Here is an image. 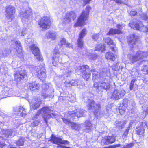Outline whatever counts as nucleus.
<instances>
[{"mask_svg": "<svg viewBox=\"0 0 148 148\" xmlns=\"http://www.w3.org/2000/svg\"><path fill=\"white\" fill-rule=\"evenodd\" d=\"M41 134H41L39 135H38V137H39L40 138L41 137V136H42V135H41Z\"/></svg>", "mask_w": 148, "mask_h": 148, "instance_id": "obj_62", "label": "nucleus"}, {"mask_svg": "<svg viewBox=\"0 0 148 148\" xmlns=\"http://www.w3.org/2000/svg\"><path fill=\"white\" fill-rule=\"evenodd\" d=\"M71 125L72 128L75 130H79L80 129V127L79 125L73 122L71 123Z\"/></svg>", "mask_w": 148, "mask_h": 148, "instance_id": "obj_38", "label": "nucleus"}, {"mask_svg": "<svg viewBox=\"0 0 148 148\" xmlns=\"http://www.w3.org/2000/svg\"><path fill=\"white\" fill-rule=\"evenodd\" d=\"M80 72L82 74L83 77L85 80L88 81L91 76L90 72H94L93 73L92 79L95 80L97 79L99 76V74L97 71H96L95 69H90L88 65H83L81 67Z\"/></svg>", "mask_w": 148, "mask_h": 148, "instance_id": "obj_1", "label": "nucleus"}, {"mask_svg": "<svg viewBox=\"0 0 148 148\" xmlns=\"http://www.w3.org/2000/svg\"><path fill=\"white\" fill-rule=\"evenodd\" d=\"M130 14L132 16H135L136 15L140 16L145 20H148V16L146 15H144L143 12L141 11L137 12L135 11L132 10L130 12Z\"/></svg>", "mask_w": 148, "mask_h": 148, "instance_id": "obj_21", "label": "nucleus"}, {"mask_svg": "<svg viewBox=\"0 0 148 148\" xmlns=\"http://www.w3.org/2000/svg\"><path fill=\"white\" fill-rule=\"evenodd\" d=\"M30 48L37 59L39 61H42V57L40 54L39 49L37 45L35 44L32 45L30 47Z\"/></svg>", "mask_w": 148, "mask_h": 148, "instance_id": "obj_9", "label": "nucleus"}, {"mask_svg": "<svg viewBox=\"0 0 148 148\" xmlns=\"http://www.w3.org/2000/svg\"><path fill=\"white\" fill-rule=\"evenodd\" d=\"M26 75V71L24 69L19 68L18 69L17 71L15 73L14 77L17 82H19L25 78Z\"/></svg>", "mask_w": 148, "mask_h": 148, "instance_id": "obj_8", "label": "nucleus"}, {"mask_svg": "<svg viewBox=\"0 0 148 148\" xmlns=\"http://www.w3.org/2000/svg\"><path fill=\"white\" fill-rule=\"evenodd\" d=\"M15 12L14 7L11 6L7 7L5 14L6 18L8 19L12 20L14 17L13 14Z\"/></svg>", "mask_w": 148, "mask_h": 148, "instance_id": "obj_13", "label": "nucleus"}, {"mask_svg": "<svg viewBox=\"0 0 148 148\" xmlns=\"http://www.w3.org/2000/svg\"><path fill=\"white\" fill-rule=\"evenodd\" d=\"M12 43H14L16 45V47L15 49L17 53H21L22 51V49L20 42L17 39L12 40Z\"/></svg>", "mask_w": 148, "mask_h": 148, "instance_id": "obj_24", "label": "nucleus"}, {"mask_svg": "<svg viewBox=\"0 0 148 148\" xmlns=\"http://www.w3.org/2000/svg\"><path fill=\"white\" fill-rule=\"evenodd\" d=\"M53 59L54 60L53 61V63L56 62V63H61L62 62V55L60 53L58 52L54 53L52 57Z\"/></svg>", "mask_w": 148, "mask_h": 148, "instance_id": "obj_20", "label": "nucleus"}, {"mask_svg": "<svg viewBox=\"0 0 148 148\" xmlns=\"http://www.w3.org/2000/svg\"><path fill=\"white\" fill-rule=\"evenodd\" d=\"M96 48L97 49H95V50L101 51V52L104 51L105 49V47L103 44L98 45Z\"/></svg>", "mask_w": 148, "mask_h": 148, "instance_id": "obj_37", "label": "nucleus"}, {"mask_svg": "<svg viewBox=\"0 0 148 148\" xmlns=\"http://www.w3.org/2000/svg\"><path fill=\"white\" fill-rule=\"evenodd\" d=\"M119 113L120 114H123L125 112V109L124 108L122 109V107H119Z\"/></svg>", "mask_w": 148, "mask_h": 148, "instance_id": "obj_52", "label": "nucleus"}, {"mask_svg": "<svg viewBox=\"0 0 148 148\" xmlns=\"http://www.w3.org/2000/svg\"><path fill=\"white\" fill-rule=\"evenodd\" d=\"M2 95L3 96V98H6L9 96L8 91L7 90H5V89L2 91Z\"/></svg>", "mask_w": 148, "mask_h": 148, "instance_id": "obj_47", "label": "nucleus"}, {"mask_svg": "<svg viewBox=\"0 0 148 148\" xmlns=\"http://www.w3.org/2000/svg\"><path fill=\"white\" fill-rule=\"evenodd\" d=\"M13 132V130L11 129L6 130L3 131V135H4V136L6 138H8L10 136H11Z\"/></svg>", "mask_w": 148, "mask_h": 148, "instance_id": "obj_34", "label": "nucleus"}, {"mask_svg": "<svg viewBox=\"0 0 148 148\" xmlns=\"http://www.w3.org/2000/svg\"><path fill=\"white\" fill-rule=\"evenodd\" d=\"M38 121H36L34 123V126H36L38 125Z\"/></svg>", "mask_w": 148, "mask_h": 148, "instance_id": "obj_57", "label": "nucleus"}, {"mask_svg": "<svg viewBox=\"0 0 148 148\" xmlns=\"http://www.w3.org/2000/svg\"><path fill=\"white\" fill-rule=\"evenodd\" d=\"M86 112V111L83 109H80L77 110L76 111H70L68 112L69 116H71V117H73L76 116L78 118L82 117L84 116V113Z\"/></svg>", "mask_w": 148, "mask_h": 148, "instance_id": "obj_17", "label": "nucleus"}, {"mask_svg": "<svg viewBox=\"0 0 148 148\" xmlns=\"http://www.w3.org/2000/svg\"><path fill=\"white\" fill-rule=\"evenodd\" d=\"M87 33V31L86 29H83L80 32L79 37L83 38L85 36Z\"/></svg>", "mask_w": 148, "mask_h": 148, "instance_id": "obj_39", "label": "nucleus"}, {"mask_svg": "<svg viewBox=\"0 0 148 148\" xmlns=\"http://www.w3.org/2000/svg\"><path fill=\"white\" fill-rule=\"evenodd\" d=\"M78 46L80 48H82L83 45L82 38L79 37L78 40Z\"/></svg>", "mask_w": 148, "mask_h": 148, "instance_id": "obj_44", "label": "nucleus"}, {"mask_svg": "<svg viewBox=\"0 0 148 148\" xmlns=\"http://www.w3.org/2000/svg\"><path fill=\"white\" fill-rule=\"evenodd\" d=\"M49 141L53 143L59 145L60 144H67L69 142L67 140H62L61 138H58L52 134L50 138Z\"/></svg>", "mask_w": 148, "mask_h": 148, "instance_id": "obj_16", "label": "nucleus"}, {"mask_svg": "<svg viewBox=\"0 0 148 148\" xmlns=\"http://www.w3.org/2000/svg\"><path fill=\"white\" fill-rule=\"evenodd\" d=\"M130 126L128 127L127 129H126L124 132L123 134V135L122 137L123 139H126V138L127 135L130 129Z\"/></svg>", "mask_w": 148, "mask_h": 148, "instance_id": "obj_42", "label": "nucleus"}, {"mask_svg": "<svg viewBox=\"0 0 148 148\" xmlns=\"http://www.w3.org/2000/svg\"><path fill=\"white\" fill-rule=\"evenodd\" d=\"M92 38L93 40L95 41L101 40V38L100 37L99 35V34H94L92 35Z\"/></svg>", "mask_w": 148, "mask_h": 148, "instance_id": "obj_41", "label": "nucleus"}, {"mask_svg": "<svg viewBox=\"0 0 148 148\" xmlns=\"http://www.w3.org/2000/svg\"><path fill=\"white\" fill-rule=\"evenodd\" d=\"M92 124L89 121L86 120L84 123V131L86 132H90L91 129Z\"/></svg>", "mask_w": 148, "mask_h": 148, "instance_id": "obj_26", "label": "nucleus"}, {"mask_svg": "<svg viewBox=\"0 0 148 148\" xmlns=\"http://www.w3.org/2000/svg\"><path fill=\"white\" fill-rule=\"evenodd\" d=\"M39 25L43 29H48L50 25V20L48 18L44 17L41 18Z\"/></svg>", "mask_w": 148, "mask_h": 148, "instance_id": "obj_18", "label": "nucleus"}, {"mask_svg": "<svg viewBox=\"0 0 148 148\" xmlns=\"http://www.w3.org/2000/svg\"><path fill=\"white\" fill-rule=\"evenodd\" d=\"M125 93V91L123 90H115L112 95V97L114 100H118L123 97Z\"/></svg>", "mask_w": 148, "mask_h": 148, "instance_id": "obj_12", "label": "nucleus"}, {"mask_svg": "<svg viewBox=\"0 0 148 148\" xmlns=\"http://www.w3.org/2000/svg\"><path fill=\"white\" fill-rule=\"evenodd\" d=\"M24 141L22 138L20 139L19 140L16 142V145L18 146L23 145L24 144Z\"/></svg>", "mask_w": 148, "mask_h": 148, "instance_id": "obj_46", "label": "nucleus"}, {"mask_svg": "<svg viewBox=\"0 0 148 148\" xmlns=\"http://www.w3.org/2000/svg\"><path fill=\"white\" fill-rule=\"evenodd\" d=\"M110 84L108 82H100L99 83L95 82L94 84V87L97 89V90L103 91V89L106 90L109 89L110 88Z\"/></svg>", "mask_w": 148, "mask_h": 148, "instance_id": "obj_7", "label": "nucleus"}, {"mask_svg": "<svg viewBox=\"0 0 148 148\" xmlns=\"http://www.w3.org/2000/svg\"><path fill=\"white\" fill-rule=\"evenodd\" d=\"M45 69L43 66L37 67L36 71L38 73V77L41 80H44L46 77L45 73Z\"/></svg>", "mask_w": 148, "mask_h": 148, "instance_id": "obj_15", "label": "nucleus"}, {"mask_svg": "<svg viewBox=\"0 0 148 148\" xmlns=\"http://www.w3.org/2000/svg\"><path fill=\"white\" fill-rule=\"evenodd\" d=\"M5 145L4 143L0 142V147L3 148Z\"/></svg>", "mask_w": 148, "mask_h": 148, "instance_id": "obj_56", "label": "nucleus"}, {"mask_svg": "<svg viewBox=\"0 0 148 148\" xmlns=\"http://www.w3.org/2000/svg\"><path fill=\"white\" fill-rule=\"evenodd\" d=\"M60 45H66V46L69 47H71L72 46V44L70 43H69L66 41V40L64 38H61L60 40Z\"/></svg>", "mask_w": 148, "mask_h": 148, "instance_id": "obj_32", "label": "nucleus"}, {"mask_svg": "<svg viewBox=\"0 0 148 148\" xmlns=\"http://www.w3.org/2000/svg\"><path fill=\"white\" fill-rule=\"evenodd\" d=\"M142 125H146V124L145 123H142Z\"/></svg>", "mask_w": 148, "mask_h": 148, "instance_id": "obj_64", "label": "nucleus"}, {"mask_svg": "<svg viewBox=\"0 0 148 148\" xmlns=\"http://www.w3.org/2000/svg\"><path fill=\"white\" fill-rule=\"evenodd\" d=\"M121 32V31L119 30L111 29H110L107 34L108 35H110L119 34Z\"/></svg>", "mask_w": 148, "mask_h": 148, "instance_id": "obj_36", "label": "nucleus"}, {"mask_svg": "<svg viewBox=\"0 0 148 148\" xmlns=\"http://www.w3.org/2000/svg\"><path fill=\"white\" fill-rule=\"evenodd\" d=\"M148 56V52L138 51L136 55L130 54L128 55L130 63L132 64L137 61L141 60Z\"/></svg>", "mask_w": 148, "mask_h": 148, "instance_id": "obj_3", "label": "nucleus"}, {"mask_svg": "<svg viewBox=\"0 0 148 148\" xmlns=\"http://www.w3.org/2000/svg\"><path fill=\"white\" fill-rule=\"evenodd\" d=\"M135 80L134 79L132 80L131 81L130 86V90H136L138 88V85L136 84H135Z\"/></svg>", "mask_w": 148, "mask_h": 148, "instance_id": "obj_35", "label": "nucleus"}, {"mask_svg": "<svg viewBox=\"0 0 148 148\" xmlns=\"http://www.w3.org/2000/svg\"><path fill=\"white\" fill-rule=\"evenodd\" d=\"M116 139L114 136H105L101 140V144L103 145L111 144L114 143Z\"/></svg>", "mask_w": 148, "mask_h": 148, "instance_id": "obj_14", "label": "nucleus"}, {"mask_svg": "<svg viewBox=\"0 0 148 148\" xmlns=\"http://www.w3.org/2000/svg\"><path fill=\"white\" fill-rule=\"evenodd\" d=\"M142 70L144 74L148 73V65H145L143 66L142 67Z\"/></svg>", "mask_w": 148, "mask_h": 148, "instance_id": "obj_43", "label": "nucleus"}, {"mask_svg": "<svg viewBox=\"0 0 148 148\" xmlns=\"http://www.w3.org/2000/svg\"><path fill=\"white\" fill-rule=\"evenodd\" d=\"M10 52L11 51L9 49H6L4 50V51L3 52V56H7V55L9 54Z\"/></svg>", "mask_w": 148, "mask_h": 148, "instance_id": "obj_45", "label": "nucleus"}, {"mask_svg": "<svg viewBox=\"0 0 148 148\" xmlns=\"http://www.w3.org/2000/svg\"><path fill=\"white\" fill-rule=\"evenodd\" d=\"M14 110L15 112H17L16 114L21 117L25 116L27 114L25 109L22 106L15 107Z\"/></svg>", "mask_w": 148, "mask_h": 148, "instance_id": "obj_19", "label": "nucleus"}, {"mask_svg": "<svg viewBox=\"0 0 148 148\" xmlns=\"http://www.w3.org/2000/svg\"><path fill=\"white\" fill-rule=\"evenodd\" d=\"M33 102L32 108L34 109H36L39 108L41 103V101L40 99H35Z\"/></svg>", "mask_w": 148, "mask_h": 148, "instance_id": "obj_29", "label": "nucleus"}, {"mask_svg": "<svg viewBox=\"0 0 148 148\" xmlns=\"http://www.w3.org/2000/svg\"><path fill=\"white\" fill-rule=\"evenodd\" d=\"M143 112L145 113V114H148V107L147 108L146 110Z\"/></svg>", "mask_w": 148, "mask_h": 148, "instance_id": "obj_59", "label": "nucleus"}, {"mask_svg": "<svg viewBox=\"0 0 148 148\" xmlns=\"http://www.w3.org/2000/svg\"><path fill=\"white\" fill-rule=\"evenodd\" d=\"M67 116H68L67 119H66L65 118H63L62 119L63 121L66 124H69V123H70L71 124V123L72 122H71L70 119H71V118H72V117H71V116H69L68 113L67 114Z\"/></svg>", "mask_w": 148, "mask_h": 148, "instance_id": "obj_40", "label": "nucleus"}, {"mask_svg": "<svg viewBox=\"0 0 148 148\" xmlns=\"http://www.w3.org/2000/svg\"><path fill=\"white\" fill-rule=\"evenodd\" d=\"M91 8L89 6L86 8V11L82 12L80 16L78 18L77 22L75 24L74 26H81L85 24V21L87 20L88 18L89 10Z\"/></svg>", "mask_w": 148, "mask_h": 148, "instance_id": "obj_5", "label": "nucleus"}, {"mask_svg": "<svg viewBox=\"0 0 148 148\" xmlns=\"http://www.w3.org/2000/svg\"><path fill=\"white\" fill-rule=\"evenodd\" d=\"M46 36L47 38H51L52 40H54L56 38V34L53 32L49 31L46 33Z\"/></svg>", "mask_w": 148, "mask_h": 148, "instance_id": "obj_31", "label": "nucleus"}, {"mask_svg": "<svg viewBox=\"0 0 148 148\" xmlns=\"http://www.w3.org/2000/svg\"><path fill=\"white\" fill-rule=\"evenodd\" d=\"M91 0H84V2L85 3V4H87L89 3Z\"/></svg>", "mask_w": 148, "mask_h": 148, "instance_id": "obj_60", "label": "nucleus"}, {"mask_svg": "<svg viewBox=\"0 0 148 148\" xmlns=\"http://www.w3.org/2000/svg\"><path fill=\"white\" fill-rule=\"evenodd\" d=\"M120 146V144H116L110 146L108 147H104L103 148H116Z\"/></svg>", "mask_w": 148, "mask_h": 148, "instance_id": "obj_49", "label": "nucleus"}, {"mask_svg": "<svg viewBox=\"0 0 148 148\" xmlns=\"http://www.w3.org/2000/svg\"><path fill=\"white\" fill-rule=\"evenodd\" d=\"M20 14L22 21L26 22L32 17V13L31 9H29L21 12Z\"/></svg>", "mask_w": 148, "mask_h": 148, "instance_id": "obj_10", "label": "nucleus"}, {"mask_svg": "<svg viewBox=\"0 0 148 148\" xmlns=\"http://www.w3.org/2000/svg\"><path fill=\"white\" fill-rule=\"evenodd\" d=\"M3 56L2 53L1 52V51H0V56Z\"/></svg>", "mask_w": 148, "mask_h": 148, "instance_id": "obj_61", "label": "nucleus"}, {"mask_svg": "<svg viewBox=\"0 0 148 148\" xmlns=\"http://www.w3.org/2000/svg\"><path fill=\"white\" fill-rule=\"evenodd\" d=\"M0 115L1 116H2V117H3V118L10 117V116H8L7 114L3 113V112H1L0 114Z\"/></svg>", "mask_w": 148, "mask_h": 148, "instance_id": "obj_54", "label": "nucleus"}, {"mask_svg": "<svg viewBox=\"0 0 148 148\" xmlns=\"http://www.w3.org/2000/svg\"><path fill=\"white\" fill-rule=\"evenodd\" d=\"M65 73L64 74L66 75V76L68 77L70 76L71 74V71L70 70L66 69L64 72Z\"/></svg>", "mask_w": 148, "mask_h": 148, "instance_id": "obj_51", "label": "nucleus"}, {"mask_svg": "<svg viewBox=\"0 0 148 148\" xmlns=\"http://www.w3.org/2000/svg\"><path fill=\"white\" fill-rule=\"evenodd\" d=\"M127 40L128 43L131 45H134L136 44L138 40L137 36L134 34H132L128 37Z\"/></svg>", "mask_w": 148, "mask_h": 148, "instance_id": "obj_23", "label": "nucleus"}, {"mask_svg": "<svg viewBox=\"0 0 148 148\" xmlns=\"http://www.w3.org/2000/svg\"><path fill=\"white\" fill-rule=\"evenodd\" d=\"M69 84H71V86H78L77 84L78 82L77 81L72 80L69 82Z\"/></svg>", "mask_w": 148, "mask_h": 148, "instance_id": "obj_50", "label": "nucleus"}, {"mask_svg": "<svg viewBox=\"0 0 148 148\" xmlns=\"http://www.w3.org/2000/svg\"><path fill=\"white\" fill-rule=\"evenodd\" d=\"M104 41L107 44L112 45V46H111L110 48L113 51H114V48L115 47V45L113 42L112 40L110 38L107 37L104 39Z\"/></svg>", "mask_w": 148, "mask_h": 148, "instance_id": "obj_28", "label": "nucleus"}, {"mask_svg": "<svg viewBox=\"0 0 148 148\" xmlns=\"http://www.w3.org/2000/svg\"><path fill=\"white\" fill-rule=\"evenodd\" d=\"M145 126V125L143 126H140L136 129L137 130H136V132L138 135H141L144 133V132Z\"/></svg>", "mask_w": 148, "mask_h": 148, "instance_id": "obj_33", "label": "nucleus"}, {"mask_svg": "<svg viewBox=\"0 0 148 148\" xmlns=\"http://www.w3.org/2000/svg\"><path fill=\"white\" fill-rule=\"evenodd\" d=\"M98 58V56L97 54H94L92 55L91 56V58L92 60H94Z\"/></svg>", "mask_w": 148, "mask_h": 148, "instance_id": "obj_53", "label": "nucleus"}, {"mask_svg": "<svg viewBox=\"0 0 148 148\" xmlns=\"http://www.w3.org/2000/svg\"><path fill=\"white\" fill-rule=\"evenodd\" d=\"M53 111L51 110L49 107H44L38 111L36 115V116H38L40 114H42L44 116V119L45 121H46L49 118L55 116V114L53 113Z\"/></svg>", "mask_w": 148, "mask_h": 148, "instance_id": "obj_4", "label": "nucleus"}, {"mask_svg": "<svg viewBox=\"0 0 148 148\" xmlns=\"http://www.w3.org/2000/svg\"><path fill=\"white\" fill-rule=\"evenodd\" d=\"M63 97H60V99H62V98H63Z\"/></svg>", "mask_w": 148, "mask_h": 148, "instance_id": "obj_63", "label": "nucleus"}, {"mask_svg": "<svg viewBox=\"0 0 148 148\" xmlns=\"http://www.w3.org/2000/svg\"><path fill=\"white\" fill-rule=\"evenodd\" d=\"M113 1H115L116 3H123L124 2L123 1H123L122 0H113Z\"/></svg>", "mask_w": 148, "mask_h": 148, "instance_id": "obj_55", "label": "nucleus"}, {"mask_svg": "<svg viewBox=\"0 0 148 148\" xmlns=\"http://www.w3.org/2000/svg\"><path fill=\"white\" fill-rule=\"evenodd\" d=\"M49 85L48 83L45 84L43 85L42 90V95L43 97L44 98L46 97H53L52 95H49L46 93H45L44 92L46 91L49 88Z\"/></svg>", "mask_w": 148, "mask_h": 148, "instance_id": "obj_22", "label": "nucleus"}, {"mask_svg": "<svg viewBox=\"0 0 148 148\" xmlns=\"http://www.w3.org/2000/svg\"><path fill=\"white\" fill-rule=\"evenodd\" d=\"M105 56L108 60L112 61H114L115 59V57L114 54L112 52H109L106 53Z\"/></svg>", "mask_w": 148, "mask_h": 148, "instance_id": "obj_30", "label": "nucleus"}, {"mask_svg": "<svg viewBox=\"0 0 148 148\" xmlns=\"http://www.w3.org/2000/svg\"><path fill=\"white\" fill-rule=\"evenodd\" d=\"M121 25L120 24H118L117 25V27L119 29H121L122 28Z\"/></svg>", "mask_w": 148, "mask_h": 148, "instance_id": "obj_58", "label": "nucleus"}, {"mask_svg": "<svg viewBox=\"0 0 148 148\" xmlns=\"http://www.w3.org/2000/svg\"><path fill=\"white\" fill-rule=\"evenodd\" d=\"M29 89L31 91H34L36 90H39L40 87L38 83H36V82H31L28 86Z\"/></svg>", "mask_w": 148, "mask_h": 148, "instance_id": "obj_25", "label": "nucleus"}, {"mask_svg": "<svg viewBox=\"0 0 148 148\" xmlns=\"http://www.w3.org/2000/svg\"><path fill=\"white\" fill-rule=\"evenodd\" d=\"M66 17L64 19V23L65 24L69 23L71 20H74L76 17V14L73 11L68 12L66 14Z\"/></svg>", "mask_w": 148, "mask_h": 148, "instance_id": "obj_11", "label": "nucleus"}, {"mask_svg": "<svg viewBox=\"0 0 148 148\" xmlns=\"http://www.w3.org/2000/svg\"><path fill=\"white\" fill-rule=\"evenodd\" d=\"M134 143H132L123 146V148H130L134 146Z\"/></svg>", "mask_w": 148, "mask_h": 148, "instance_id": "obj_48", "label": "nucleus"}, {"mask_svg": "<svg viewBox=\"0 0 148 148\" xmlns=\"http://www.w3.org/2000/svg\"><path fill=\"white\" fill-rule=\"evenodd\" d=\"M88 108L90 111L93 112L95 116H99L101 113L100 109L101 106L99 103H96L92 100H88L87 102Z\"/></svg>", "mask_w": 148, "mask_h": 148, "instance_id": "obj_2", "label": "nucleus"}, {"mask_svg": "<svg viewBox=\"0 0 148 148\" xmlns=\"http://www.w3.org/2000/svg\"><path fill=\"white\" fill-rule=\"evenodd\" d=\"M126 124V122L123 120H118L116 121L114 125L116 127L119 129H122Z\"/></svg>", "mask_w": 148, "mask_h": 148, "instance_id": "obj_27", "label": "nucleus"}, {"mask_svg": "<svg viewBox=\"0 0 148 148\" xmlns=\"http://www.w3.org/2000/svg\"><path fill=\"white\" fill-rule=\"evenodd\" d=\"M129 25L131 28L134 29L138 30L143 32L148 31V28L146 26L143 25L142 22L139 21L136 23L130 22Z\"/></svg>", "mask_w": 148, "mask_h": 148, "instance_id": "obj_6", "label": "nucleus"}]
</instances>
